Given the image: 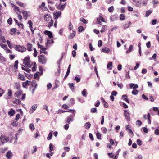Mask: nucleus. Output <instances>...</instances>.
Here are the masks:
<instances>
[{
    "mask_svg": "<svg viewBox=\"0 0 159 159\" xmlns=\"http://www.w3.org/2000/svg\"><path fill=\"white\" fill-rule=\"evenodd\" d=\"M37 45L38 46V47L40 48V49L43 51L45 50L46 49V48H44L43 46L41 45H40L39 44V42H38L37 43Z\"/></svg>",
    "mask_w": 159,
    "mask_h": 159,
    "instance_id": "obj_28",
    "label": "nucleus"
},
{
    "mask_svg": "<svg viewBox=\"0 0 159 159\" xmlns=\"http://www.w3.org/2000/svg\"><path fill=\"white\" fill-rule=\"evenodd\" d=\"M6 42H7V44H8V46L9 47L10 49H12V46H11V45L10 42L9 41V40H7V41H6Z\"/></svg>",
    "mask_w": 159,
    "mask_h": 159,
    "instance_id": "obj_52",
    "label": "nucleus"
},
{
    "mask_svg": "<svg viewBox=\"0 0 159 159\" xmlns=\"http://www.w3.org/2000/svg\"><path fill=\"white\" fill-rule=\"evenodd\" d=\"M101 99L102 101V103H103L104 107L105 108H108V103H107L104 100V99L101 97Z\"/></svg>",
    "mask_w": 159,
    "mask_h": 159,
    "instance_id": "obj_17",
    "label": "nucleus"
},
{
    "mask_svg": "<svg viewBox=\"0 0 159 159\" xmlns=\"http://www.w3.org/2000/svg\"><path fill=\"white\" fill-rule=\"evenodd\" d=\"M138 92L139 91L135 89L132 92V93L133 95H135L138 93Z\"/></svg>",
    "mask_w": 159,
    "mask_h": 159,
    "instance_id": "obj_42",
    "label": "nucleus"
},
{
    "mask_svg": "<svg viewBox=\"0 0 159 159\" xmlns=\"http://www.w3.org/2000/svg\"><path fill=\"white\" fill-rule=\"evenodd\" d=\"M12 19L11 17L9 18L7 21V23L9 25H11L12 23Z\"/></svg>",
    "mask_w": 159,
    "mask_h": 159,
    "instance_id": "obj_50",
    "label": "nucleus"
},
{
    "mask_svg": "<svg viewBox=\"0 0 159 159\" xmlns=\"http://www.w3.org/2000/svg\"><path fill=\"white\" fill-rule=\"evenodd\" d=\"M7 94L9 96H11L12 95V91L11 89L8 90V92Z\"/></svg>",
    "mask_w": 159,
    "mask_h": 159,
    "instance_id": "obj_51",
    "label": "nucleus"
},
{
    "mask_svg": "<svg viewBox=\"0 0 159 159\" xmlns=\"http://www.w3.org/2000/svg\"><path fill=\"white\" fill-rule=\"evenodd\" d=\"M109 49L107 48H103L102 49V52H105V53H108L109 52Z\"/></svg>",
    "mask_w": 159,
    "mask_h": 159,
    "instance_id": "obj_24",
    "label": "nucleus"
},
{
    "mask_svg": "<svg viewBox=\"0 0 159 159\" xmlns=\"http://www.w3.org/2000/svg\"><path fill=\"white\" fill-rule=\"evenodd\" d=\"M154 133L156 135H159V130L158 129H156L155 130Z\"/></svg>",
    "mask_w": 159,
    "mask_h": 159,
    "instance_id": "obj_64",
    "label": "nucleus"
},
{
    "mask_svg": "<svg viewBox=\"0 0 159 159\" xmlns=\"http://www.w3.org/2000/svg\"><path fill=\"white\" fill-rule=\"evenodd\" d=\"M84 30V28L82 26H80L78 28V31L79 32H82Z\"/></svg>",
    "mask_w": 159,
    "mask_h": 159,
    "instance_id": "obj_46",
    "label": "nucleus"
},
{
    "mask_svg": "<svg viewBox=\"0 0 159 159\" xmlns=\"http://www.w3.org/2000/svg\"><path fill=\"white\" fill-rule=\"evenodd\" d=\"M12 155V153L10 151H8L6 154V157L7 159H11Z\"/></svg>",
    "mask_w": 159,
    "mask_h": 159,
    "instance_id": "obj_15",
    "label": "nucleus"
},
{
    "mask_svg": "<svg viewBox=\"0 0 159 159\" xmlns=\"http://www.w3.org/2000/svg\"><path fill=\"white\" fill-rule=\"evenodd\" d=\"M131 24V23L130 21H127L125 22V24L123 25V28L126 29L128 28Z\"/></svg>",
    "mask_w": 159,
    "mask_h": 159,
    "instance_id": "obj_13",
    "label": "nucleus"
},
{
    "mask_svg": "<svg viewBox=\"0 0 159 159\" xmlns=\"http://www.w3.org/2000/svg\"><path fill=\"white\" fill-rule=\"evenodd\" d=\"M28 24L29 25V28L31 30L32 34H34V31L35 29H34L32 27L33 23L32 21L31 20H29L28 22Z\"/></svg>",
    "mask_w": 159,
    "mask_h": 159,
    "instance_id": "obj_10",
    "label": "nucleus"
},
{
    "mask_svg": "<svg viewBox=\"0 0 159 159\" xmlns=\"http://www.w3.org/2000/svg\"><path fill=\"white\" fill-rule=\"evenodd\" d=\"M30 82L28 80H27L26 82L22 83V86L24 88H26L27 86L30 85Z\"/></svg>",
    "mask_w": 159,
    "mask_h": 159,
    "instance_id": "obj_18",
    "label": "nucleus"
},
{
    "mask_svg": "<svg viewBox=\"0 0 159 159\" xmlns=\"http://www.w3.org/2000/svg\"><path fill=\"white\" fill-rule=\"evenodd\" d=\"M66 6L65 4L61 5L60 4L57 7L59 9H60L61 10H63Z\"/></svg>",
    "mask_w": 159,
    "mask_h": 159,
    "instance_id": "obj_23",
    "label": "nucleus"
},
{
    "mask_svg": "<svg viewBox=\"0 0 159 159\" xmlns=\"http://www.w3.org/2000/svg\"><path fill=\"white\" fill-rule=\"evenodd\" d=\"M91 124L89 122L86 123L85 125V128L87 129H89L91 126Z\"/></svg>",
    "mask_w": 159,
    "mask_h": 159,
    "instance_id": "obj_30",
    "label": "nucleus"
},
{
    "mask_svg": "<svg viewBox=\"0 0 159 159\" xmlns=\"http://www.w3.org/2000/svg\"><path fill=\"white\" fill-rule=\"evenodd\" d=\"M102 42L101 40H99L98 43V46L99 47H101L102 44Z\"/></svg>",
    "mask_w": 159,
    "mask_h": 159,
    "instance_id": "obj_47",
    "label": "nucleus"
},
{
    "mask_svg": "<svg viewBox=\"0 0 159 159\" xmlns=\"http://www.w3.org/2000/svg\"><path fill=\"white\" fill-rule=\"evenodd\" d=\"M80 21L84 23H86L87 22L86 20L84 18L82 17L80 18Z\"/></svg>",
    "mask_w": 159,
    "mask_h": 159,
    "instance_id": "obj_61",
    "label": "nucleus"
},
{
    "mask_svg": "<svg viewBox=\"0 0 159 159\" xmlns=\"http://www.w3.org/2000/svg\"><path fill=\"white\" fill-rule=\"evenodd\" d=\"M20 98H16L13 101L14 103H16V104H20L21 102Z\"/></svg>",
    "mask_w": 159,
    "mask_h": 159,
    "instance_id": "obj_21",
    "label": "nucleus"
},
{
    "mask_svg": "<svg viewBox=\"0 0 159 159\" xmlns=\"http://www.w3.org/2000/svg\"><path fill=\"white\" fill-rule=\"evenodd\" d=\"M124 114L125 118L128 120H130V114L127 110H124Z\"/></svg>",
    "mask_w": 159,
    "mask_h": 159,
    "instance_id": "obj_9",
    "label": "nucleus"
},
{
    "mask_svg": "<svg viewBox=\"0 0 159 159\" xmlns=\"http://www.w3.org/2000/svg\"><path fill=\"white\" fill-rule=\"evenodd\" d=\"M71 66V64L69 65L68 68L67 69V72L66 74V75H67L68 76L69 75L70 73V71Z\"/></svg>",
    "mask_w": 159,
    "mask_h": 159,
    "instance_id": "obj_36",
    "label": "nucleus"
},
{
    "mask_svg": "<svg viewBox=\"0 0 159 159\" xmlns=\"http://www.w3.org/2000/svg\"><path fill=\"white\" fill-rule=\"evenodd\" d=\"M20 84L19 83L17 82H15L14 83V88L17 89L19 90L20 87Z\"/></svg>",
    "mask_w": 159,
    "mask_h": 159,
    "instance_id": "obj_19",
    "label": "nucleus"
},
{
    "mask_svg": "<svg viewBox=\"0 0 159 159\" xmlns=\"http://www.w3.org/2000/svg\"><path fill=\"white\" fill-rule=\"evenodd\" d=\"M75 111V110H69L68 111H63V110H61L60 112L61 113H64L65 112H70L72 113V114L71 115H70V116H68L67 119V122L68 123H69L70 121H73V118L74 117V116H75L74 114Z\"/></svg>",
    "mask_w": 159,
    "mask_h": 159,
    "instance_id": "obj_3",
    "label": "nucleus"
},
{
    "mask_svg": "<svg viewBox=\"0 0 159 159\" xmlns=\"http://www.w3.org/2000/svg\"><path fill=\"white\" fill-rule=\"evenodd\" d=\"M22 13L23 16L24 18L26 20L27 17L29 16V12L26 11L22 10Z\"/></svg>",
    "mask_w": 159,
    "mask_h": 159,
    "instance_id": "obj_11",
    "label": "nucleus"
},
{
    "mask_svg": "<svg viewBox=\"0 0 159 159\" xmlns=\"http://www.w3.org/2000/svg\"><path fill=\"white\" fill-rule=\"evenodd\" d=\"M112 64V63L111 62H109L108 63L107 65V68L109 69V70H111L112 69V67H111Z\"/></svg>",
    "mask_w": 159,
    "mask_h": 159,
    "instance_id": "obj_31",
    "label": "nucleus"
},
{
    "mask_svg": "<svg viewBox=\"0 0 159 159\" xmlns=\"http://www.w3.org/2000/svg\"><path fill=\"white\" fill-rule=\"evenodd\" d=\"M29 128L32 130H33L34 129L35 127L33 123L30 124L29 125Z\"/></svg>",
    "mask_w": 159,
    "mask_h": 159,
    "instance_id": "obj_40",
    "label": "nucleus"
},
{
    "mask_svg": "<svg viewBox=\"0 0 159 159\" xmlns=\"http://www.w3.org/2000/svg\"><path fill=\"white\" fill-rule=\"evenodd\" d=\"M0 40L3 43H5L6 42L4 37L1 35H0Z\"/></svg>",
    "mask_w": 159,
    "mask_h": 159,
    "instance_id": "obj_33",
    "label": "nucleus"
},
{
    "mask_svg": "<svg viewBox=\"0 0 159 159\" xmlns=\"http://www.w3.org/2000/svg\"><path fill=\"white\" fill-rule=\"evenodd\" d=\"M0 138L1 142L2 143V144L4 143V142H8L9 140V138L6 136H1L0 137Z\"/></svg>",
    "mask_w": 159,
    "mask_h": 159,
    "instance_id": "obj_7",
    "label": "nucleus"
},
{
    "mask_svg": "<svg viewBox=\"0 0 159 159\" xmlns=\"http://www.w3.org/2000/svg\"><path fill=\"white\" fill-rule=\"evenodd\" d=\"M76 31L74 30H72V33H71L68 36V39H71L73 38L75 36Z\"/></svg>",
    "mask_w": 159,
    "mask_h": 159,
    "instance_id": "obj_12",
    "label": "nucleus"
},
{
    "mask_svg": "<svg viewBox=\"0 0 159 159\" xmlns=\"http://www.w3.org/2000/svg\"><path fill=\"white\" fill-rule=\"evenodd\" d=\"M38 61L39 63L42 64H45L47 61V58L44 55L41 54L38 56Z\"/></svg>",
    "mask_w": 159,
    "mask_h": 159,
    "instance_id": "obj_4",
    "label": "nucleus"
},
{
    "mask_svg": "<svg viewBox=\"0 0 159 159\" xmlns=\"http://www.w3.org/2000/svg\"><path fill=\"white\" fill-rule=\"evenodd\" d=\"M49 151L50 152H51V151H53V145L52 143H50L49 145Z\"/></svg>",
    "mask_w": 159,
    "mask_h": 159,
    "instance_id": "obj_41",
    "label": "nucleus"
},
{
    "mask_svg": "<svg viewBox=\"0 0 159 159\" xmlns=\"http://www.w3.org/2000/svg\"><path fill=\"white\" fill-rule=\"evenodd\" d=\"M70 89L71 90H73L74 89V84L73 83H69L68 84Z\"/></svg>",
    "mask_w": 159,
    "mask_h": 159,
    "instance_id": "obj_37",
    "label": "nucleus"
},
{
    "mask_svg": "<svg viewBox=\"0 0 159 159\" xmlns=\"http://www.w3.org/2000/svg\"><path fill=\"white\" fill-rule=\"evenodd\" d=\"M148 122L149 124L151 123V121L150 120V115L149 113H148L147 115Z\"/></svg>",
    "mask_w": 159,
    "mask_h": 159,
    "instance_id": "obj_39",
    "label": "nucleus"
},
{
    "mask_svg": "<svg viewBox=\"0 0 159 159\" xmlns=\"http://www.w3.org/2000/svg\"><path fill=\"white\" fill-rule=\"evenodd\" d=\"M34 56L35 57H36L37 55L38 52H37L36 49L35 48H34Z\"/></svg>",
    "mask_w": 159,
    "mask_h": 159,
    "instance_id": "obj_56",
    "label": "nucleus"
},
{
    "mask_svg": "<svg viewBox=\"0 0 159 159\" xmlns=\"http://www.w3.org/2000/svg\"><path fill=\"white\" fill-rule=\"evenodd\" d=\"M87 94V92L86 91V90L84 89L82 91V95L84 97L86 96V95Z\"/></svg>",
    "mask_w": 159,
    "mask_h": 159,
    "instance_id": "obj_49",
    "label": "nucleus"
},
{
    "mask_svg": "<svg viewBox=\"0 0 159 159\" xmlns=\"http://www.w3.org/2000/svg\"><path fill=\"white\" fill-rule=\"evenodd\" d=\"M13 10L16 14H17V12H20V14L21 13L19 7L17 6L16 8H14Z\"/></svg>",
    "mask_w": 159,
    "mask_h": 159,
    "instance_id": "obj_29",
    "label": "nucleus"
},
{
    "mask_svg": "<svg viewBox=\"0 0 159 159\" xmlns=\"http://www.w3.org/2000/svg\"><path fill=\"white\" fill-rule=\"evenodd\" d=\"M44 34L45 35H48L50 38H52L53 37L52 33L50 31L46 30L44 32Z\"/></svg>",
    "mask_w": 159,
    "mask_h": 159,
    "instance_id": "obj_14",
    "label": "nucleus"
},
{
    "mask_svg": "<svg viewBox=\"0 0 159 159\" xmlns=\"http://www.w3.org/2000/svg\"><path fill=\"white\" fill-rule=\"evenodd\" d=\"M102 132L104 134H106L107 133V129L105 127L102 128Z\"/></svg>",
    "mask_w": 159,
    "mask_h": 159,
    "instance_id": "obj_63",
    "label": "nucleus"
},
{
    "mask_svg": "<svg viewBox=\"0 0 159 159\" xmlns=\"http://www.w3.org/2000/svg\"><path fill=\"white\" fill-rule=\"evenodd\" d=\"M16 28L12 29L10 30V33L12 35H15L16 34Z\"/></svg>",
    "mask_w": 159,
    "mask_h": 159,
    "instance_id": "obj_26",
    "label": "nucleus"
},
{
    "mask_svg": "<svg viewBox=\"0 0 159 159\" xmlns=\"http://www.w3.org/2000/svg\"><path fill=\"white\" fill-rule=\"evenodd\" d=\"M114 10V7L113 6H111L110 7L108 8V11L109 12L111 13Z\"/></svg>",
    "mask_w": 159,
    "mask_h": 159,
    "instance_id": "obj_43",
    "label": "nucleus"
},
{
    "mask_svg": "<svg viewBox=\"0 0 159 159\" xmlns=\"http://www.w3.org/2000/svg\"><path fill=\"white\" fill-rule=\"evenodd\" d=\"M17 78L18 79H20L21 80L24 81L25 80V78L24 75L20 73L18 74V75Z\"/></svg>",
    "mask_w": 159,
    "mask_h": 159,
    "instance_id": "obj_20",
    "label": "nucleus"
},
{
    "mask_svg": "<svg viewBox=\"0 0 159 159\" xmlns=\"http://www.w3.org/2000/svg\"><path fill=\"white\" fill-rule=\"evenodd\" d=\"M152 12L151 10H149L147 11L146 13V16L147 17H148L151 13Z\"/></svg>",
    "mask_w": 159,
    "mask_h": 159,
    "instance_id": "obj_60",
    "label": "nucleus"
},
{
    "mask_svg": "<svg viewBox=\"0 0 159 159\" xmlns=\"http://www.w3.org/2000/svg\"><path fill=\"white\" fill-rule=\"evenodd\" d=\"M27 50L29 51H31L32 50V44L28 43L27 44Z\"/></svg>",
    "mask_w": 159,
    "mask_h": 159,
    "instance_id": "obj_22",
    "label": "nucleus"
},
{
    "mask_svg": "<svg viewBox=\"0 0 159 159\" xmlns=\"http://www.w3.org/2000/svg\"><path fill=\"white\" fill-rule=\"evenodd\" d=\"M107 29V26L106 25H104L102 26V29L100 31L101 33L104 32Z\"/></svg>",
    "mask_w": 159,
    "mask_h": 159,
    "instance_id": "obj_27",
    "label": "nucleus"
},
{
    "mask_svg": "<svg viewBox=\"0 0 159 159\" xmlns=\"http://www.w3.org/2000/svg\"><path fill=\"white\" fill-rule=\"evenodd\" d=\"M0 46L3 48H4L7 47V46L6 45H5L1 43H0Z\"/></svg>",
    "mask_w": 159,
    "mask_h": 159,
    "instance_id": "obj_62",
    "label": "nucleus"
},
{
    "mask_svg": "<svg viewBox=\"0 0 159 159\" xmlns=\"http://www.w3.org/2000/svg\"><path fill=\"white\" fill-rule=\"evenodd\" d=\"M133 46L132 45H130L129 48L128 50H127L126 52L127 53H129L133 49Z\"/></svg>",
    "mask_w": 159,
    "mask_h": 159,
    "instance_id": "obj_35",
    "label": "nucleus"
},
{
    "mask_svg": "<svg viewBox=\"0 0 159 159\" xmlns=\"http://www.w3.org/2000/svg\"><path fill=\"white\" fill-rule=\"evenodd\" d=\"M137 144L139 145H141L142 144V142L139 139H138L137 140Z\"/></svg>",
    "mask_w": 159,
    "mask_h": 159,
    "instance_id": "obj_59",
    "label": "nucleus"
},
{
    "mask_svg": "<svg viewBox=\"0 0 159 159\" xmlns=\"http://www.w3.org/2000/svg\"><path fill=\"white\" fill-rule=\"evenodd\" d=\"M118 18V15H114L111 16L110 17V19L111 21H113L116 20Z\"/></svg>",
    "mask_w": 159,
    "mask_h": 159,
    "instance_id": "obj_16",
    "label": "nucleus"
},
{
    "mask_svg": "<svg viewBox=\"0 0 159 159\" xmlns=\"http://www.w3.org/2000/svg\"><path fill=\"white\" fill-rule=\"evenodd\" d=\"M142 122L139 120H138L136 122V124L138 125L139 126H140L142 125Z\"/></svg>",
    "mask_w": 159,
    "mask_h": 159,
    "instance_id": "obj_57",
    "label": "nucleus"
},
{
    "mask_svg": "<svg viewBox=\"0 0 159 159\" xmlns=\"http://www.w3.org/2000/svg\"><path fill=\"white\" fill-rule=\"evenodd\" d=\"M52 133L50 132L48 134V137H47V139L48 140H51V139H52Z\"/></svg>",
    "mask_w": 159,
    "mask_h": 159,
    "instance_id": "obj_48",
    "label": "nucleus"
},
{
    "mask_svg": "<svg viewBox=\"0 0 159 159\" xmlns=\"http://www.w3.org/2000/svg\"><path fill=\"white\" fill-rule=\"evenodd\" d=\"M14 48L15 50L22 52H25L26 50V48L25 47L19 45H15L14 46Z\"/></svg>",
    "mask_w": 159,
    "mask_h": 159,
    "instance_id": "obj_5",
    "label": "nucleus"
},
{
    "mask_svg": "<svg viewBox=\"0 0 159 159\" xmlns=\"http://www.w3.org/2000/svg\"><path fill=\"white\" fill-rule=\"evenodd\" d=\"M18 60L15 61L14 64L13 65V67L15 70H16L18 68Z\"/></svg>",
    "mask_w": 159,
    "mask_h": 159,
    "instance_id": "obj_25",
    "label": "nucleus"
},
{
    "mask_svg": "<svg viewBox=\"0 0 159 159\" xmlns=\"http://www.w3.org/2000/svg\"><path fill=\"white\" fill-rule=\"evenodd\" d=\"M44 18L45 21L48 23V26L49 28L53 26V20L50 14H47L44 15Z\"/></svg>",
    "mask_w": 159,
    "mask_h": 159,
    "instance_id": "obj_1",
    "label": "nucleus"
},
{
    "mask_svg": "<svg viewBox=\"0 0 159 159\" xmlns=\"http://www.w3.org/2000/svg\"><path fill=\"white\" fill-rule=\"evenodd\" d=\"M15 113V112L14 110H11L8 112V115H10L11 116H13Z\"/></svg>",
    "mask_w": 159,
    "mask_h": 159,
    "instance_id": "obj_32",
    "label": "nucleus"
},
{
    "mask_svg": "<svg viewBox=\"0 0 159 159\" xmlns=\"http://www.w3.org/2000/svg\"><path fill=\"white\" fill-rule=\"evenodd\" d=\"M16 3L17 4H18L19 6L21 7H24V6H25V4H24V3L22 2H20L19 1H17L16 2Z\"/></svg>",
    "mask_w": 159,
    "mask_h": 159,
    "instance_id": "obj_38",
    "label": "nucleus"
},
{
    "mask_svg": "<svg viewBox=\"0 0 159 159\" xmlns=\"http://www.w3.org/2000/svg\"><path fill=\"white\" fill-rule=\"evenodd\" d=\"M61 12L60 11L56 12L53 13V16L55 19H57L59 17L61 16Z\"/></svg>",
    "mask_w": 159,
    "mask_h": 159,
    "instance_id": "obj_8",
    "label": "nucleus"
},
{
    "mask_svg": "<svg viewBox=\"0 0 159 159\" xmlns=\"http://www.w3.org/2000/svg\"><path fill=\"white\" fill-rule=\"evenodd\" d=\"M45 4L44 2H43L42 3V4L41 5H40L39 6V8H42V9L43 7L45 6Z\"/></svg>",
    "mask_w": 159,
    "mask_h": 159,
    "instance_id": "obj_55",
    "label": "nucleus"
},
{
    "mask_svg": "<svg viewBox=\"0 0 159 159\" xmlns=\"http://www.w3.org/2000/svg\"><path fill=\"white\" fill-rule=\"evenodd\" d=\"M125 15L123 14H121L120 16V19L121 20H123L125 19Z\"/></svg>",
    "mask_w": 159,
    "mask_h": 159,
    "instance_id": "obj_44",
    "label": "nucleus"
},
{
    "mask_svg": "<svg viewBox=\"0 0 159 159\" xmlns=\"http://www.w3.org/2000/svg\"><path fill=\"white\" fill-rule=\"evenodd\" d=\"M133 1L136 3V6H139L141 3L139 0H133Z\"/></svg>",
    "mask_w": 159,
    "mask_h": 159,
    "instance_id": "obj_34",
    "label": "nucleus"
},
{
    "mask_svg": "<svg viewBox=\"0 0 159 159\" xmlns=\"http://www.w3.org/2000/svg\"><path fill=\"white\" fill-rule=\"evenodd\" d=\"M73 25L71 22H69V29L70 30H71L73 29Z\"/></svg>",
    "mask_w": 159,
    "mask_h": 159,
    "instance_id": "obj_45",
    "label": "nucleus"
},
{
    "mask_svg": "<svg viewBox=\"0 0 159 159\" xmlns=\"http://www.w3.org/2000/svg\"><path fill=\"white\" fill-rule=\"evenodd\" d=\"M25 65L29 67H31L32 65L30 64V60L29 56H27L23 59V63Z\"/></svg>",
    "mask_w": 159,
    "mask_h": 159,
    "instance_id": "obj_6",
    "label": "nucleus"
},
{
    "mask_svg": "<svg viewBox=\"0 0 159 159\" xmlns=\"http://www.w3.org/2000/svg\"><path fill=\"white\" fill-rule=\"evenodd\" d=\"M96 135L97 139H101V134L100 133H99L98 132H97L96 134Z\"/></svg>",
    "mask_w": 159,
    "mask_h": 159,
    "instance_id": "obj_58",
    "label": "nucleus"
},
{
    "mask_svg": "<svg viewBox=\"0 0 159 159\" xmlns=\"http://www.w3.org/2000/svg\"><path fill=\"white\" fill-rule=\"evenodd\" d=\"M11 125L13 126H17L18 123L16 122V121L14 120L12 123Z\"/></svg>",
    "mask_w": 159,
    "mask_h": 159,
    "instance_id": "obj_53",
    "label": "nucleus"
},
{
    "mask_svg": "<svg viewBox=\"0 0 159 159\" xmlns=\"http://www.w3.org/2000/svg\"><path fill=\"white\" fill-rule=\"evenodd\" d=\"M23 92L22 90L20 89L19 90L16 92L14 96L15 97H16L17 98H20L21 100H24L25 98L26 94L25 93L23 94L22 97L20 98L22 94L23 93Z\"/></svg>",
    "mask_w": 159,
    "mask_h": 159,
    "instance_id": "obj_2",
    "label": "nucleus"
},
{
    "mask_svg": "<svg viewBox=\"0 0 159 159\" xmlns=\"http://www.w3.org/2000/svg\"><path fill=\"white\" fill-rule=\"evenodd\" d=\"M36 68V63L34 62V66L32 68V71L33 72L35 71Z\"/></svg>",
    "mask_w": 159,
    "mask_h": 159,
    "instance_id": "obj_54",
    "label": "nucleus"
}]
</instances>
